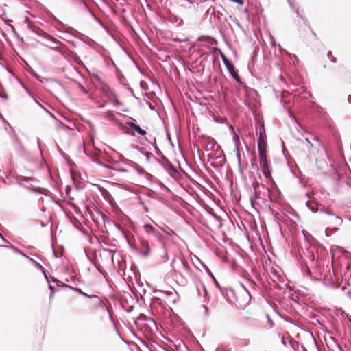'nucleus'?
I'll use <instances>...</instances> for the list:
<instances>
[{"mask_svg":"<svg viewBox=\"0 0 351 351\" xmlns=\"http://www.w3.org/2000/svg\"><path fill=\"white\" fill-rule=\"evenodd\" d=\"M64 286L66 287L71 288V287L69 286V285H65ZM71 289L75 291L76 292L79 293L80 294L86 297V298H91V299H93V298L95 299L96 300V302H95V308H98L102 307L104 305V302L97 295H88V294L83 292L80 288H73V287H71Z\"/></svg>","mask_w":351,"mask_h":351,"instance_id":"obj_1","label":"nucleus"},{"mask_svg":"<svg viewBox=\"0 0 351 351\" xmlns=\"http://www.w3.org/2000/svg\"><path fill=\"white\" fill-rule=\"evenodd\" d=\"M259 162L261 167L263 168L264 175L268 178L270 175V170L269 168V162L267 160V156L263 155V153H261V156H259Z\"/></svg>","mask_w":351,"mask_h":351,"instance_id":"obj_2","label":"nucleus"},{"mask_svg":"<svg viewBox=\"0 0 351 351\" xmlns=\"http://www.w3.org/2000/svg\"><path fill=\"white\" fill-rule=\"evenodd\" d=\"M143 228L145 232L149 235L152 236L160 241L162 240V234L158 232L152 225L145 224Z\"/></svg>","mask_w":351,"mask_h":351,"instance_id":"obj_3","label":"nucleus"},{"mask_svg":"<svg viewBox=\"0 0 351 351\" xmlns=\"http://www.w3.org/2000/svg\"><path fill=\"white\" fill-rule=\"evenodd\" d=\"M180 266L178 267V274L184 278L190 276V267L186 261L181 260L179 262Z\"/></svg>","mask_w":351,"mask_h":351,"instance_id":"obj_4","label":"nucleus"},{"mask_svg":"<svg viewBox=\"0 0 351 351\" xmlns=\"http://www.w3.org/2000/svg\"><path fill=\"white\" fill-rule=\"evenodd\" d=\"M210 15V21H211V23H214L215 25H217L219 19L216 17V12L214 8L210 7L207 10L206 12V16L208 17Z\"/></svg>","mask_w":351,"mask_h":351,"instance_id":"obj_5","label":"nucleus"},{"mask_svg":"<svg viewBox=\"0 0 351 351\" xmlns=\"http://www.w3.org/2000/svg\"><path fill=\"white\" fill-rule=\"evenodd\" d=\"M60 52L66 59L71 60V58H73L75 62H78L79 60V58L69 51H67L66 49H61Z\"/></svg>","mask_w":351,"mask_h":351,"instance_id":"obj_6","label":"nucleus"},{"mask_svg":"<svg viewBox=\"0 0 351 351\" xmlns=\"http://www.w3.org/2000/svg\"><path fill=\"white\" fill-rule=\"evenodd\" d=\"M258 149L259 156H261V153H263V155H266V145L263 141L261 136L259 137Z\"/></svg>","mask_w":351,"mask_h":351,"instance_id":"obj_7","label":"nucleus"},{"mask_svg":"<svg viewBox=\"0 0 351 351\" xmlns=\"http://www.w3.org/2000/svg\"><path fill=\"white\" fill-rule=\"evenodd\" d=\"M228 66H226V69L229 71L230 74L232 77H235V75H237V73H238V71L235 69L234 66L230 63L229 64H227Z\"/></svg>","mask_w":351,"mask_h":351,"instance_id":"obj_8","label":"nucleus"},{"mask_svg":"<svg viewBox=\"0 0 351 351\" xmlns=\"http://www.w3.org/2000/svg\"><path fill=\"white\" fill-rule=\"evenodd\" d=\"M213 50L218 51L220 53L221 58L222 59V61L225 66H228L227 64H229L230 62H229L228 59L226 58V56L224 55V53L218 48H213Z\"/></svg>","mask_w":351,"mask_h":351,"instance_id":"obj_9","label":"nucleus"},{"mask_svg":"<svg viewBox=\"0 0 351 351\" xmlns=\"http://www.w3.org/2000/svg\"><path fill=\"white\" fill-rule=\"evenodd\" d=\"M213 50L218 51L220 53L221 58L222 59V61L225 66H228L227 64H229L230 62H229L228 59L226 58V56L224 55V53L218 48H213Z\"/></svg>","mask_w":351,"mask_h":351,"instance_id":"obj_10","label":"nucleus"},{"mask_svg":"<svg viewBox=\"0 0 351 351\" xmlns=\"http://www.w3.org/2000/svg\"><path fill=\"white\" fill-rule=\"evenodd\" d=\"M213 50L218 51L220 53L221 58L222 59V61L225 66H228L227 64H229L230 62H229L228 59L226 58V56L224 55V53L218 48H213Z\"/></svg>","mask_w":351,"mask_h":351,"instance_id":"obj_11","label":"nucleus"},{"mask_svg":"<svg viewBox=\"0 0 351 351\" xmlns=\"http://www.w3.org/2000/svg\"><path fill=\"white\" fill-rule=\"evenodd\" d=\"M132 125V130H135L140 135L145 136L146 134L145 130L141 129L138 125L133 124Z\"/></svg>","mask_w":351,"mask_h":351,"instance_id":"obj_12","label":"nucleus"},{"mask_svg":"<svg viewBox=\"0 0 351 351\" xmlns=\"http://www.w3.org/2000/svg\"><path fill=\"white\" fill-rule=\"evenodd\" d=\"M30 260L34 263V265H35L36 267H37L38 269H39L43 271V274H45V276L46 279L47 280L48 282H49V278H48V277H47V274H46V273L45 271V269H44L43 267L40 264L37 263L36 261H34V260H33L32 258H30Z\"/></svg>","mask_w":351,"mask_h":351,"instance_id":"obj_13","label":"nucleus"},{"mask_svg":"<svg viewBox=\"0 0 351 351\" xmlns=\"http://www.w3.org/2000/svg\"><path fill=\"white\" fill-rule=\"evenodd\" d=\"M316 163H317V166L319 169H324L326 167H327V163L326 161L324 160H316Z\"/></svg>","mask_w":351,"mask_h":351,"instance_id":"obj_14","label":"nucleus"},{"mask_svg":"<svg viewBox=\"0 0 351 351\" xmlns=\"http://www.w3.org/2000/svg\"><path fill=\"white\" fill-rule=\"evenodd\" d=\"M74 35H75V36L79 38L80 40H82V42H84V43H87L88 42L87 41L88 38L86 36H84V35H83V34H80V33H79L77 32H74Z\"/></svg>","mask_w":351,"mask_h":351,"instance_id":"obj_15","label":"nucleus"},{"mask_svg":"<svg viewBox=\"0 0 351 351\" xmlns=\"http://www.w3.org/2000/svg\"><path fill=\"white\" fill-rule=\"evenodd\" d=\"M140 243L142 249L149 248V243L146 239L143 238L140 239Z\"/></svg>","mask_w":351,"mask_h":351,"instance_id":"obj_16","label":"nucleus"},{"mask_svg":"<svg viewBox=\"0 0 351 351\" xmlns=\"http://www.w3.org/2000/svg\"><path fill=\"white\" fill-rule=\"evenodd\" d=\"M105 117L109 120L116 121L115 115L110 111L105 113Z\"/></svg>","mask_w":351,"mask_h":351,"instance_id":"obj_17","label":"nucleus"},{"mask_svg":"<svg viewBox=\"0 0 351 351\" xmlns=\"http://www.w3.org/2000/svg\"><path fill=\"white\" fill-rule=\"evenodd\" d=\"M259 187V184H256V185L254 184V195H255V197L256 198H260V195H261V192L259 191H257V188Z\"/></svg>","mask_w":351,"mask_h":351,"instance_id":"obj_18","label":"nucleus"},{"mask_svg":"<svg viewBox=\"0 0 351 351\" xmlns=\"http://www.w3.org/2000/svg\"><path fill=\"white\" fill-rule=\"evenodd\" d=\"M306 206L311 210L313 213H317L318 211V209L316 208L314 206H313L309 202H306Z\"/></svg>","mask_w":351,"mask_h":351,"instance_id":"obj_19","label":"nucleus"},{"mask_svg":"<svg viewBox=\"0 0 351 351\" xmlns=\"http://www.w3.org/2000/svg\"><path fill=\"white\" fill-rule=\"evenodd\" d=\"M150 254V248L143 249L141 252V254L143 256H147Z\"/></svg>","mask_w":351,"mask_h":351,"instance_id":"obj_20","label":"nucleus"},{"mask_svg":"<svg viewBox=\"0 0 351 351\" xmlns=\"http://www.w3.org/2000/svg\"><path fill=\"white\" fill-rule=\"evenodd\" d=\"M129 119H130V121H127V122H126V124H127V125H128L131 129H132V125H133V124H136V123H135L136 120H135L134 119L132 118V117H129Z\"/></svg>","mask_w":351,"mask_h":351,"instance_id":"obj_21","label":"nucleus"},{"mask_svg":"<svg viewBox=\"0 0 351 351\" xmlns=\"http://www.w3.org/2000/svg\"><path fill=\"white\" fill-rule=\"evenodd\" d=\"M32 178L31 177H25V176H21L19 178L18 180L19 182L21 181H25V182H27L30 180H32Z\"/></svg>","mask_w":351,"mask_h":351,"instance_id":"obj_22","label":"nucleus"},{"mask_svg":"<svg viewBox=\"0 0 351 351\" xmlns=\"http://www.w3.org/2000/svg\"><path fill=\"white\" fill-rule=\"evenodd\" d=\"M261 188L267 193V196L270 197L271 195V191L269 188L265 186L264 185H261Z\"/></svg>","mask_w":351,"mask_h":351,"instance_id":"obj_23","label":"nucleus"},{"mask_svg":"<svg viewBox=\"0 0 351 351\" xmlns=\"http://www.w3.org/2000/svg\"><path fill=\"white\" fill-rule=\"evenodd\" d=\"M328 58H330V60H331V61H332V62H336L337 59H336V58H335V57L332 56V53H331V51H328Z\"/></svg>","mask_w":351,"mask_h":351,"instance_id":"obj_24","label":"nucleus"},{"mask_svg":"<svg viewBox=\"0 0 351 351\" xmlns=\"http://www.w3.org/2000/svg\"><path fill=\"white\" fill-rule=\"evenodd\" d=\"M28 189L33 191V192H35V193H39L40 192V189L39 188H36L34 186H30V187H28Z\"/></svg>","mask_w":351,"mask_h":351,"instance_id":"obj_25","label":"nucleus"},{"mask_svg":"<svg viewBox=\"0 0 351 351\" xmlns=\"http://www.w3.org/2000/svg\"><path fill=\"white\" fill-rule=\"evenodd\" d=\"M49 289L51 291V293H50V298L52 297L53 293L55 292V288L53 286L51 285H50V282H49Z\"/></svg>","mask_w":351,"mask_h":351,"instance_id":"obj_26","label":"nucleus"},{"mask_svg":"<svg viewBox=\"0 0 351 351\" xmlns=\"http://www.w3.org/2000/svg\"><path fill=\"white\" fill-rule=\"evenodd\" d=\"M25 23L27 24L29 28H31V22L28 17L25 18Z\"/></svg>","mask_w":351,"mask_h":351,"instance_id":"obj_27","label":"nucleus"},{"mask_svg":"<svg viewBox=\"0 0 351 351\" xmlns=\"http://www.w3.org/2000/svg\"><path fill=\"white\" fill-rule=\"evenodd\" d=\"M320 211L322 213H324L328 215H334L333 213H332L331 211L330 210H324V209H321Z\"/></svg>","mask_w":351,"mask_h":351,"instance_id":"obj_28","label":"nucleus"},{"mask_svg":"<svg viewBox=\"0 0 351 351\" xmlns=\"http://www.w3.org/2000/svg\"><path fill=\"white\" fill-rule=\"evenodd\" d=\"M174 19H175V21L176 23H178V25H181L182 23V20L180 18L174 16Z\"/></svg>","mask_w":351,"mask_h":351,"instance_id":"obj_29","label":"nucleus"},{"mask_svg":"<svg viewBox=\"0 0 351 351\" xmlns=\"http://www.w3.org/2000/svg\"><path fill=\"white\" fill-rule=\"evenodd\" d=\"M241 286L242 287V288L245 290V291L246 292V293L247 294L248 297L250 298V292L249 291L246 289V287L243 285V284H241Z\"/></svg>","mask_w":351,"mask_h":351,"instance_id":"obj_30","label":"nucleus"},{"mask_svg":"<svg viewBox=\"0 0 351 351\" xmlns=\"http://www.w3.org/2000/svg\"><path fill=\"white\" fill-rule=\"evenodd\" d=\"M241 286L242 287V288L245 290V291L246 292V293L247 294L248 297L250 298V292L249 291L246 289V287L243 285V284H241Z\"/></svg>","mask_w":351,"mask_h":351,"instance_id":"obj_31","label":"nucleus"},{"mask_svg":"<svg viewBox=\"0 0 351 351\" xmlns=\"http://www.w3.org/2000/svg\"><path fill=\"white\" fill-rule=\"evenodd\" d=\"M241 286L242 287V288L245 290V291L246 292V293L247 294L248 297L250 298V292L249 291L246 289V287L243 285V284H241Z\"/></svg>","mask_w":351,"mask_h":351,"instance_id":"obj_32","label":"nucleus"},{"mask_svg":"<svg viewBox=\"0 0 351 351\" xmlns=\"http://www.w3.org/2000/svg\"><path fill=\"white\" fill-rule=\"evenodd\" d=\"M204 311H205V315L206 316H208L209 315V310H208V308L206 306H204Z\"/></svg>","mask_w":351,"mask_h":351,"instance_id":"obj_33","label":"nucleus"},{"mask_svg":"<svg viewBox=\"0 0 351 351\" xmlns=\"http://www.w3.org/2000/svg\"><path fill=\"white\" fill-rule=\"evenodd\" d=\"M233 78L239 83H241V79L238 75V73H237V75H235V77H233Z\"/></svg>","mask_w":351,"mask_h":351,"instance_id":"obj_34","label":"nucleus"},{"mask_svg":"<svg viewBox=\"0 0 351 351\" xmlns=\"http://www.w3.org/2000/svg\"><path fill=\"white\" fill-rule=\"evenodd\" d=\"M230 1L235 2L239 5H242L243 3V0H230Z\"/></svg>","mask_w":351,"mask_h":351,"instance_id":"obj_35","label":"nucleus"},{"mask_svg":"<svg viewBox=\"0 0 351 351\" xmlns=\"http://www.w3.org/2000/svg\"><path fill=\"white\" fill-rule=\"evenodd\" d=\"M335 218L339 221V223L341 224L343 221L342 219L338 215H335Z\"/></svg>","mask_w":351,"mask_h":351,"instance_id":"obj_36","label":"nucleus"},{"mask_svg":"<svg viewBox=\"0 0 351 351\" xmlns=\"http://www.w3.org/2000/svg\"><path fill=\"white\" fill-rule=\"evenodd\" d=\"M169 170L173 171V172H174V173L177 172L176 169L173 165H171V167H169Z\"/></svg>","mask_w":351,"mask_h":351,"instance_id":"obj_37","label":"nucleus"},{"mask_svg":"<svg viewBox=\"0 0 351 351\" xmlns=\"http://www.w3.org/2000/svg\"><path fill=\"white\" fill-rule=\"evenodd\" d=\"M306 141L308 143V144L309 145V147L311 148L313 147V144L311 143V142L309 141L308 138H306Z\"/></svg>","mask_w":351,"mask_h":351,"instance_id":"obj_38","label":"nucleus"},{"mask_svg":"<svg viewBox=\"0 0 351 351\" xmlns=\"http://www.w3.org/2000/svg\"><path fill=\"white\" fill-rule=\"evenodd\" d=\"M281 342L283 345L286 346V341L284 337H282Z\"/></svg>","mask_w":351,"mask_h":351,"instance_id":"obj_39","label":"nucleus"},{"mask_svg":"<svg viewBox=\"0 0 351 351\" xmlns=\"http://www.w3.org/2000/svg\"><path fill=\"white\" fill-rule=\"evenodd\" d=\"M0 97L2 98H4L5 99H8V96L5 94V95L0 94Z\"/></svg>","mask_w":351,"mask_h":351,"instance_id":"obj_40","label":"nucleus"},{"mask_svg":"<svg viewBox=\"0 0 351 351\" xmlns=\"http://www.w3.org/2000/svg\"><path fill=\"white\" fill-rule=\"evenodd\" d=\"M49 40L51 41V42H53V43H56V40L54 38H52L50 36H49Z\"/></svg>","mask_w":351,"mask_h":351,"instance_id":"obj_41","label":"nucleus"},{"mask_svg":"<svg viewBox=\"0 0 351 351\" xmlns=\"http://www.w3.org/2000/svg\"><path fill=\"white\" fill-rule=\"evenodd\" d=\"M180 42H186V41H190L189 38H184V39H180L179 40Z\"/></svg>","mask_w":351,"mask_h":351,"instance_id":"obj_42","label":"nucleus"},{"mask_svg":"<svg viewBox=\"0 0 351 351\" xmlns=\"http://www.w3.org/2000/svg\"><path fill=\"white\" fill-rule=\"evenodd\" d=\"M133 164H134V165H135L138 167V171H143V169L139 166H138V165H136V163H133Z\"/></svg>","mask_w":351,"mask_h":351,"instance_id":"obj_43","label":"nucleus"},{"mask_svg":"<svg viewBox=\"0 0 351 351\" xmlns=\"http://www.w3.org/2000/svg\"><path fill=\"white\" fill-rule=\"evenodd\" d=\"M51 281L53 282H57V283L59 282V280H58L57 279H56L54 278H52Z\"/></svg>","mask_w":351,"mask_h":351,"instance_id":"obj_44","label":"nucleus"},{"mask_svg":"<svg viewBox=\"0 0 351 351\" xmlns=\"http://www.w3.org/2000/svg\"><path fill=\"white\" fill-rule=\"evenodd\" d=\"M348 101L349 103H351V95H349L348 97Z\"/></svg>","mask_w":351,"mask_h":351,"instance_id":"obj_45","label":"nucleus"},{"mask_svg":"<svg viewBox=\"0 0 351 351\" xmlns=\"http://www.w3.org/2000/svg\"><path fill=\"white\" fill-rule=\"evenodd\" d=\"M118 171H120V172H126L127 171V170L125 169H120Z\"/></svg>","mask_w":351,"mask_h":351,"instance_id":"obj_46","label":"nucleus"},{"mask_svg":"<svg viewBox=\"0 0 351 351\" xmlns=\"http://www.w3.org/2000/svg\"><path fill=\"white\" fill-rule=\"evenodd\" d=\"M114 105H115V106H119V105H120L119 101H117V100H116V101H114Z\"/></svg>","mask_w":351,"mask_h":351,"instance_id":"obj_47","label":"nucleus"},{"mask_svg":"<svg viewBox=\"0 0 351 351\" xmlns=\"http://www.w3.org/2000/svg\"><path fill=\"white\" fill-rule=\"evenodd\" d=\"M203 289H204V291L205 293V295H206L208 294V293H207V290H206V289L205 288L204 286H203Z\"/></svg>","mask_w":351,"mask_h":351,"instance_id":"obj_48","label":"nucleus"},{"mask_svg":"<svg viewBox=\"0 0 351 351\" xmlns=\"http://www.w3.org/2000/svg\"><path fill=\"white\" fill-rule=\"evenodd\" d=\"M295 12L298 16H300V18H302V16L301 15H300L299 12L297 9L295 10Z\"/></svg>","mask_w":351,"mask_h":351,"instance_id":"obj_49","label":"nucleus"},{"mask_svg":"<svg viewBox=\"0 0 351 351\" xmlns=\"http://www.w3.org/2000/svg\"><path fill=\"white\" fill-rule=\"evenodd\" d=\"M36 141H37V143H38V147H40V138H37Z\"/></svg>","mask_w":351,"mask_h":351,"instance_id":"obj_50","label":"nucleus"},{"mask_svg":"<svg viewBox=\"0 0 351 351\" xmlns=\"http://www.w3.org/2000/svg\"><path fill=\"white\" fill-rule=\"evenodd\" d=\"M215 143V142H212V143H210V148H211V149L213 147V146H214Z\"/></svg>","mask_w":351,"mask_h":351,"instance_id":"obj_51","label":"nucleus"},{"mask_svg":"<svg viewBox=\"0 0 351 351\" xmlns=\"http://www.w3.org/2000/svg\"><path fill=\"white\" fill-rule=\"evenodd\" d=\"M289 4H290V6H291L293 9H294V8H294V6H293V5L291 3H290V2H289Z\"/></svg>","mask_w":351,"mask_h":351,"instance_id":"obj_52","label":"nucleus"},{"mask_svg":"<svg viewBox=\"0 0 351 351\" xmlns=\"http://www.w3.org/2000/svg\"><path fill=\"white\" fill-rule=\"evenodd\" d=\"M207 43H208V44H212L213 40H208Z\"/></svg>","mask_w":351,"mask_h":351,"instance_id":"obj_53","label":"nucleus"},{"mask_svg":"<svg viewBox=\"0 0 351 351\" xmlns=\"http://www.w3.org/2000/svg\"><path fill=\"white\" fill-rule=\"evenodd\" d=\"M250 199H251V203H252V204L253 205V204H254V203H253V199H252V197H250Z\"/></svg>","mask_w":351,"mask_h":351,"instance_id":"obj_54","label":"nucleus"},{"mask_svg":"<svg viewBox=\"0 0 351 351\" xmlns=\"http://www.w3.org/2000/svg\"><path fill=\"white\" fill-rule=\"evenodd\" d=\"M0 236H1V239H2L3 241H6L5 240V239H3V237H2L1 235H0Z\"/></svg>","mask_w":351,"mask_h":351,"instance_id":"obj_55","label":"nucleus"},{"mask_svg":"<svg viewBox=\"0 0 351 351\" xmlns=\"http://www.w3.org/2000/svg\"><path fill=\"white\" fill-rule=\"evenodd\" d=\"M82 91L86 93V90L84 88H82Z\"/></svg>","mask_w":351,"mask_h":351,"instance_id":"obj_56","label":"nucleus"},{"mask_svg":"<svg viewBox=\"0 0 351 351\" xmlns=\"http://www.w3.org/2000/svg\"><path fill=\"white\" fill-rule=\"evenodd\" d=\"M0 64L1 65H3L2 62H1V59L0 58Z\"/></svg>","mask_w":351,"mask_h":351,"instance_id":"obj_57","label":"nucleus"},{"mask_svg":"<svg viewBox=\"0 0 351 351\" xmlns=\"http://www.w3.org/2000/svg\"><path fill=\"white\" fill-rule=\"evenodd\" d=\"M267 319H269V317H267ZM269 322H270L271 323H272V322H271V320H270V319H269ZM271 324L273 325V324Z\"/></svg>","mask_w":351,"mask_h":351,"instance_id":"obj_58","label":"nucleus"},{"mask_svg":"<svg viewBox=\"0 0 351 351\" xmlns=\"http://www.w3.org/2000/svg\"><path fill=\"white\" fill-rule=\"evenodd\" d=\"M280 50H281L280 45H278Z\"/></svg>","mask_w":351,"mask_h":351,"instance_id":"obj_59","label":"nucleus"},{"mask_svg":"<svg viewBox=\"0 0 351 351\" xmlns=\"http://www.w3.org/2000/svg\"><path fill=\"white\" fill-rule=\"evenodd\" d=\"M49 114L51 115V117H54L52 114L49 113Z\"/></svg>","mask_w":351,"mask_h":351,"instance_id":"obj_60","label":"nucleus"},{"mask_svg":"<svg viewBox=\"0 0 351 351\" xmlns=\"http://www.w3.org/2000/svg\"><path fill=\"white\" fill-rule=\"evenodd\" d=\"M149 107L151 109H154V108L152 106H151V105L149 106Z\"/></svg>","mask_w":351,"mask_h":351,"instance_id":"obj_61","label":"nucleus"},{"mask_svg":"<svg viewBox=\"0 0 351 351\" xmlns=\"http://www.w3.org/2000/svg\"><path fill=\"white\" fill-rule=\"evenodd\" d=\"M149 107L151 109H154V108L152 106H151V105L149 106Z\"/></svg>","mask_w":351,"mask_h":351,"instance_id":"obj_62","label":"nucleus"}]
</instances>
